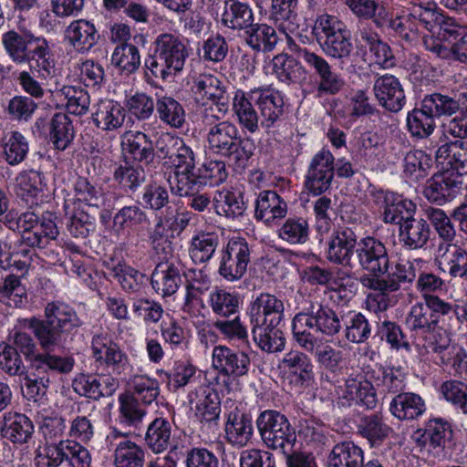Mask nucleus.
Instances as JSON below:
<instances>
[{
  "instance_id": "nucleus-48",
  "label": "nucleus",
  "mask_w": 467,
  "mask_h": 467,
  "mask_svg": "<svg viewBox=\"0 0 467 467\" xmlns=\"http://www.w3.org/2000/svg\"><path fill=\"white\" fill-rule=\"evenodd\" d=\"M99 213L96 208L92 210L82 207L74 208L67 223L69 234L75 238L85 239L90 232L95 230L96 216Z\"/></svg>"
},
{
  "instance_id": "nucleus-56",
  "label": "nucleus",
  "mask_w": 467,
  "mask_h": 467,
  "mask_svg": "<svg viewBox=\"0 0 467 467\" xmlns=\"http://www.w3.org/2000/svg\"><path fill=\"white\" fill-rule=\"evenodd\" d=\"M111 63L126 75L134 73L140 65L138 47L127 43L117 46L111 56Z\"/></svg>"
},
{
  "instance_id": "nucleus-16",
  "label": "nucleus",
  "mask_w": 467,
  "mask_h": 467,
  "mask_svg": "<svg viewBox=\"0 0 467 467\" xmlns=\"http://www.w3.org/2000/svg\"><path fill=\"white\" fill-rule=\"evenodd\" d=\"M423 298L424 303H417L411 306L407 324L410 330L424 334L439 325L437 312H441V306L440 297L437 296L424 294Z\"/></svg>"
},
{
  "instance_id": "nucleus-18",
  "label": "nucleus",
  "mask_w": 467,
  "mask_h": 467,
  "mask_svg": "<svg viewBox=\"0 0 467 467\" xmlns=\"http://www.w3.org/2000/svg\"><path fill=\"white\" fill-rule=\"evenodd\" d=\"M257 92L254 104L260 111V125L264 129L274 128L284 115V99L280 92L273 89H254Z\"/></svg>"
},
{
  "instance_id": "nucleus-1",
  "label": "nucleus",
  "mask_w": 467,
  "mask_h": 467,
  "mask_svg": "<svg viewBox=\"0 0 467 467\" xmlns=\"http://www.w3.org/2000/svg\"><path fill=\"white\" fill-rule=\"evenodd\" d=\"M27 327L44 350L32 370L47 375V371L68 374L72 371L75 360L71 356H59L52 352L62 347L67 339L83 326V321L76 311L67 306L48 303L45 308V318L32 317Z\"/></svg>"
},
{
  "instance_id": "nucleus-32",
  "label": "nucleus",
  "mask_w": 467,
  "mask_h": 467,
  "mask_svg": "<svg viewBox=\"0 0 467 467\" xmlns=\"http://www.w3.org/2000/svg\"><path fill=\"white\" fill-rule=\"evenodd\" d=\"M363 450L353 441L337 443L327 459L328 467H365Z\"/></svg>"
},
{
  "instance_id": "nucleus-63",
  "label": "nucleus",
  "mask_w": 467,
  "mask_h": 467,
  "mask_svg": "<svg viewBox=\"0 0 467 467\" xmlns=\"http://www.w3.org/2000/svg\"><path fill=\"white\" fill-rule=\"evenodd\" d=\"M131 395L145 405L151 404L160 395L159 382L146 375H135L130 381Z\"/></svg>"
},
{
  "instance_id": "nucleus-59",
  "label": "nucleus",
  "mask_w": 467,
  "mask_h": 467,
  "mask_svg": "<svg viewBox=\"0 0 467 467\" xmlns=\"http://www.w3.org/2000/svg\"><path fill=\"white\" fill-rule=\"evenodd\" d=\"M416 204L410 200L402 199L401 196L396 195L386 211L383 213V221L387 223L401 225L414 217L416 213Z\"/></svg>"
},
{
  "instance_id": "nucleus-57",
  "label": "nucleus",
  "mask_w": 467,
  "mask_h": 467,
  "mask_svg": "<svg viewBox=\"0 0 467 467\" xmlns=\"http://www.w3.org/2000/svg\"><path fill=\"white\" fill-rule=\"evenodd\" d=\"M0 369L10 377L20 379L28 372L17 348L5 342H0Z\"/></svg>"
},
{
  "instance_id": "nucleus-64",
  "label": "nucleus",
  "mask_w": 467,
  "mask_h": 467,
  "mask_svg": "<svg viewBox=\"0 0 467 467\" xmlns=\"http://www.w3.org/2000/svg\"><path fill=\"white\" fill-rule=\"evenodd\" d=\"M254 150L255 146L253 140L242 138L238 134L223 157L226 158L228 161L237 168H244L253 156Z\"/></svg>"
},
{
  "instance_id": "nucleus-42",
  "label": "nucleus",
  "mask_w": 467,
  "mask_h": 467,
  "mask_svg": "<svg viewBox=\"0 0 467 467\" xmlns=\"http://www.w3.org/2000/svg\"><path fill=\"white\" fill-rule=\"evenodd\" d=\"M420 105L408 112L406 126L412 138L427 139L433 133L436 121L421 102Z\"/></svg>"
},
{
  "instance_id": "nucleus-39",
  "label": "nucleus",
  "mask_w": 467,
  "mask_h": 467,
  "mask_svg": "<svg viewBox=\"0 0 467 467\" xmlns=\"http://www.w3.org/2000/svg\"><path fill=\"white\" fill-rule=\"evenodd\" d=\"M145 442L154 453H161L171 447V425L164 418H156L145 433Z\"/></svg>"
},
{
  "instance_id": "nucleus-7",
  "label": "nucleus",
  "mask_w": 467,
  "mask_h": 467,
  "mask_svg": "<svg viewBox=\"0 0 467 467\" xmlns=\"http://www.w3.org/2000/svg\"><path fill=\"white\" fill-rule=\"evenodd\" d=\"M256 426L262 441L268 449L282 452L296 444V430L287 417L280 411L264 410L256 420Z\"/></svg>"
},
{
  "instance_id": "nucleus-60",
  "label": "nucleus",
  "mask_w": 467,
  "mask_h": 467,
  "mask_svg": "<svg viewBox=\"0 0 467 467\" xmlns=\"http://www.w3.org/2000/svg\"><path fill=\"white\" fill-rule=\"evenodd\" d=\"M4 156L9 165H18L26 159L29 146L26 139L18 131H12L3 144Z\"/></svg>"
},
{
  "instance_id": "nucleus-8",
  "label": "nucleus",
  "mask_w": 467,
  "mask_h": 467,
  "mask_svg": "<svg viewBox=\"0 0 467 467\" xmlns=\"http://www.w3.org/2000/svg\"><path fill=\"white\" fill-rule=\"evenodd\" d=\"M251 262V247L242 237L232 238L221 250L218 274L228 282L239 281Z\"/></svg>"
},
{
  "instance_id": "nucleus-49",
  "label": "nucleus",
  "mask_w": 467,
  "mask_h": 467,
  "mask_svg": "<svg viewBox=\"0 0 467 467\" xmlns=\"http://www.w3.org/2000/svg\"><path fill=\"white\" fill-rule=\"evenodd\" d=\"M342 330L346 339L355 344L367 342L372 334L368 319L361 313H349L344 321Z\"/></svg>"
},
{
  "instance_id": "nucleus-43",
  "label": "nucleus",
  "mask_w": 467,
  "mask_h": 467,
  "mask_svg": "<svg viewBox=\"0 0 467 467\" xmlns=\"http://www.w3.org/2000/svg\"><path fill=\"white\" fill-rule=\"evenodd\" d=\"M49 138L54 147L65 150L73 141L75 130L70 118L65 113H56L49 121Z\"/></svg>"
},
{
  "instance_id": "nucleus-25",
  "label": "nucleus",
  "mask_w": 467,
  "mask_h": 467,
  "mask_svg": "<svg viewBox=\"0 0 467 467\" xmlns=\"http://www.w3.org/2000/svg\"><path fill=\"white\" fill-rule=\"evenodd\" d=\"M416 277L415 268L412 263L399 262L394 267L388 270L384 277L371 281L374 290L382 293L398 291L402 284H410Z\"/></svg>"
},
{
  "instance_id": "nucleus-50",
  "label": "nucleus",
  "mask_w": 467,
  "mask_h": 467,
  "mask_svg": "<svg viewBox=\"0 0 467 467\" xmlns=\"http://www.w3.org/2000/svg\"><path fill=\"white\" fill-rule=\"evenodd\" d=\"M26 302V290L20 276L7 275L0 284V303L9 306L20 307Z\"/></svg>"
},
{
  "instance_id": "nucleus-41",
  "label": "nucleus",
  "mask_w": 467,
  "mask_h": 467,
  "mask_svg": "<svg viewBox=\"0 0 467 467\" xmlns=\"http://www.w3.org/2000/svg\"><path fill=\"white\" fill-rule=\"evenodd\" d=\"M238 134L237 127L230 121L215 123L210 128L207 135L209 149L213 153L223 156Z\"/></svg>"
},
{
  "instance_id": "nucleus-9",
  "label": "nucleus",
  "mask_w": 467,
  "mask_h": 467,
  "mask_svg": "<svg viewBox=\"0 0 467 467\" xmlns=\"http://www.w3.org/2000/svg\"><path fill=\"white\" fill-rule=\"evenodd\" d=\"M91 350L97 367L106 368L110 374L120 375L129 368L128 356L107 334L92 337Z\"/></svg>"
},
{
  "instance_id": "nucleus-12",
  "label": "nucleus",
  "mask_w": 467,
  "mask_h": 467,
  "mask_svg": "<svg viewBox=\"0 0 467 467\" xmlns=\"http://www.w3.org/2000/svg\"><path fill=\"white\" fill-rule=\"evenodd\" d=\"M213 367L223 376L240 379L248 375L251 358L244 351L216 346L213 350Z\"/></svg>"
},
{
  "instance_id": "nucleus-27",
  "label": "nucleus",
  "mask_w": 467,
  "mask_h": 467,
  "mask_svg": "<svg viewBox=\"0 0 467 467\" xmlns=\"http://www.w3.org/2000/svg\"><path fill=\"white\" fill-rule=\"evenodd\" d=\"M99 37L95 26L85 19L71 22L66 29V38L79 53L89 51L98 43Z\"/></svg>"
},
{
  "instance_id": "nucleus-28",
  "label": "nucleus",
  "mask_w": 467,
  "mask_h": 467,
  "mask_svg": "<svg viewBox=\"0 0 467 467\" xmlns=\"http://www.w3.org/2000/svg\"><path fill=\"white\" fill-rule=\"evenodd\" d=\"M436 161L459 175L467 174V141H449L436 150Z\"/></svg>"
},
{
  "instance_id": "nucleus-35",
  "label": "nucleus",
  "mask_w": 467,
  "mask_h": 467,
  "mask_svg": "<svg viewBox=\"0 0 467 467\" xmlns=\"http://www.w3.org/2000/svg\"><path fill=\"white\" fill-rule=\"evenodd\" d=\"M95 125L103 130H114L123 125L125 109L116 101L101 100L92 114Z\"/></svg>"
},
{
  "instance_id": "nucleus-53",
  "label": "nucleus",
  "mask_w": 467,
  "mask_h": 467,
  "mask_svg": "<svg viewBox=\"0 0 467 467\" xmlns=\"http://www.w3.org/2000/svg\"><path fill=\"white\" fill-rule=\"evenodd\" d=\"M150 223L147 213L138 204L120 208L113 216V228L118 233L133 229Z\"/></svg>"
},
{
  "instance_id": "nucleus-11",
  "label": "nucleus",
  "mask_w": 467,
  "mask_h": 467,
  "mask_svg": "<svg viewBox=\"0 0 467 467\" xmlns=\"http://www.w3.org/2000/svg\"><path fill=\"white\" fill-rule=\"evenodd\" d=\"M333 154L322 149L312 158L306 176V188L314 195H321L330 189L335 175Z\"/></svg>"
},
{
  "instance_id": "nucleus-3",
  "label": "nucleus",
  "mask_w": 467,
  "mask_h": 467,
  "mask_svg": "<svg viewBox=\"0 0 467 467\" xmlns=\"http://www.w3.org/2000/svg\"><path fill=\"white\" fill-rule=\"evenodd\" d=\"M313 329L325 337H333L343 329L337 312L327 305L311 303L305 311L297 313L292 320L295 341L306 351L313 352L317 338L310 332Z\"/></svg>"
},
{
  "instance_id": "nucleus-34",
  "label": "nucleus",
  "mask_w": 467,
  "mask_h": 467,
  "mask_svg": "<svg viewBox=\"0 0 467 467\" xmlns=\"http://www.w3.org/2000/svg\"><path fill=\"white\" fill-rule=\"evenodd\" d=\"M390 0H346L353 15L361 20H370L375 26L387 20L388 5Z\"/></svg>"
},
{
  "instance_id": "nucleus-55",
  "label": "nucleus",
  "mask_w": 467,
  "mask_h": 467,
  "mask_svg": "<svg viewBox=\"0 0 467 467\" xmlns=\"http://www.w3.org/2000/svg\"><path fill=\"white\" fill-rule=\"evenodd\" d=\"M430 447L432 449L445 448L455 445L454 431L451 424L441 418H434L426 423Z\"/></svg>"
},
{
  "instance_id": "nucleus-62",
  "label": "nucleus",
  "mask_w": 467,
  "mask_h": 467,
  "mask_svg": "<svg viewBox=\"0 0 467 467\" xmlns=\"http://www.w3.org/2000/svg\"><path fill=\"white\" fill-rule=\"evenodd\" d=\"M377 385L387 393L399 394L406 388L405 374L400 368L380 367L375 377Z\"/></svg>"
},
{
  "instance_id": "nucleus-20",
  "label": "nucleus",
  "mask_w": 467,
  "mask_h": 467,
  "mask_svg": "<svg viewBox=\"0 0 467 467\" xmlns=\"http://www.w3.org/2000/svg\"><path fill=\"white\" fill-rule=\"evenodd\" d=\"M462 182L446 172L434 174L423 190L424 196L433 203L442 205L451 201L461 189Z\"/></svg>"
},
{
  "instance_id": "nucleus-17",
  "label": "nucleus",
  "mask_w": 467,
  "mask_h": 467,
  "mask_svg": "<svg viewBox=\"0 0 467 467\" xmlns=\"http://www.w3.org/2000/svg\"><path fill=\"white\" fill-rule=\"evenodd\" d=\"M0 432L4 439L13 444L23 445L32 440L35 426L26 414L10 411L4 415L0 423Z\"/></svg>"
},
{
  "instance_id": "nucleus-14",
  "label": "nucleus",
  "mask_w": 467,
  "mask_h": 467,
  "mask_svg": "<svg viewBox=\"0 0 467 467\" xmlns=\"http://www.w3.org/2000/svg\"><path fill=\"white\" fill-rule=\"evenodd\" d=\"M284 303L275 296L262 293L248 307L251 326L280 324L284 319Z\"/></svg>"
},
{
  "instance_id": "nucleus-44",
  "label": "nucleus",
  "mask_w": 467,
  "mask_h": 467,
  "mask_svg": "<svg viewBox=\"0 0 467 467\" xmlns=\"http://www.w3.org/2000/svg\"><path fill=\"white\" fill-rule=\"evenodd\" d=\"M220 243V237L213 232H201L192 238L190 256L195 264L209 262Z\"/></svg>"
},
{
  "instance_id": "nucleus-31",
  "label": "nucleus",
  "mask_w": 467,
  "mask_h": 467,
  "mask_svg": "<svg viewBox=\"0 0 467 467\" xmlns=\"http://www.w3.org/2000/svg\"><path fill=\"white\" fill-rule=\"evenodd\" d=\"M19 194L27 202L37 204L47 190V179L40 171L29 170L22 171L16 177Z\"/></svg>"
},
{
  "instance_id": "nucleus-38",
  "label": "nucleus",
  "mask_w": 467,
  "mask_h": 467,
  "mask_svg": "<svg viewBox=\"0 0 467 467\" xmlns=\"http://www.w3.org/2000/svg\"><path fill=\"white\" fill-rule=\"evenodd\" d=\"M279 325L280 324L252 327L253 339L262 351L276 353L284 350L285 338Z\"/></svg>"
},
{
  "instance_id": "nucleus-40",
  "label": "nucleus",
  "mask_w": 467,
  "mask_h": 467,
  "mask_svg": "<svg viewBox=\"0 0 467 467\" xmlns=\"http://www.w3.org/2000/svg\"><path fill=\"white\" fill-rule=\"evenodd\" d=\"M155 109L159 119L172 129L182 128L186 121L183 106L171 96L158 97Z\"/></svg>"
},
{
  "instance_id": "nucleus-51",
  "label": "nucleus",
  "mask_w": 467,
  "mask_h": 467,
  "mask_svg": "<svg viewBox=\"0 0 467 467\" xmlns=\"http://www.w3.org/2000/svg\"><path fill=\"white\" fill-rule=\"evenodd\" d=\"M144 450L131 441H123L114 450L115 467H143Z\"/></svg>"
},
{
  "instance_id": "nucleus-21",
  "label": "nucleus",
  "mask_w": 467,
  "mask_h": 467,
  "mask_svg": "<svg viewBox=\"0 0 467 467\" xmlns=\"http://www.w3.org/2000/svg\"><path fill=\"white\" fill-rule=\"evenodd\" d=\"M182 270L179 263L158 264L150 278L154 291L163 297L175 294L182 284Z\"/></svg>"
},
{
  "instance_id": "nucleus-13",
  "label": "nucleus",
  "mask_w": 467,
  "mask_h": 467,
  "mask_svg": "<svg viewBox=\"0 0 467 467\" xmlns=\"http://www.w3.org/2000/svg\"><path fill=\"white\" fill-rule=\"evenodd\" d=\"M374 96L386 110L398 113L406 104V96L400 79L390 74L378 77L373 85Z\"/></svg>"
},
{
  "instance_id": "nucleus-46",
  "label": "nucleus",
  "mask_w": 467,
  "mask_h": 467,
  "mask_svg": "<svg viewBox=\"0 0 467 467\" xmlns=\"http://www.w3.org/2000/svg\"><path fill=\"white\" fill-rule=\"evenodd\" d=\"M273 70L277 78L287 85L298 83L305 78V70L297 58L287 54H278L273 58Z\"/></svg>"
},
{
  "instance_id": "nucleus-4",
  "label": "nucleus",
  "mask_w": 467,
  "mask_h": 467,
  "mask_svg": "<svg viewBox=\"0 0 467 467\" xmlns=\"http://www.w3.org/2000/svg\"><path fill=\"white\" fill-rule=\"evenodd\" d=\"M153 47V53L145 59V67L153 77L166 79L183 70L191 49L182 36L161 33L156 36Z\"/></svg>"
},
{
  "instance_id": "nucleus-2",
  "label": "nucleus",
  "mask_w": 467,
  "mask_h": 467,
  "mask_svg": "<svg viewBox=\"0 0 467 467\" xmlns=\"http://www.w3.org/2000/svg\"><path fill=\"white\" fill-rule=\"evenodd\" d=\"M2 44L14 63L28 64L33 74L36 71L45 78L54 67L48 41L30 30H9L3 35Z\"/></svg>"
},
{
  "instance_id": "nucleus-33",
  "label": "nucleus",
  "mask_w": 467,
  "mask_h": 467,
  "mask_svg": "<svg viewBox=\"0 0 467 467\" xmlns=\"http://www.w3.org/2000/svg\"><path fill=\"white\" fill-rule=\"evenodd\" d=\"M286 213V202L275 191H263L259 193L254 211L257 220L271 222L284 218Z\"/></svg>"
},
{
  "instance_id": "nucleus-19",
  "label": "nucleus",
  "mask_w": 467,
  "mask_h": 467,
  "mask_svg": "<svg viewBox=\"0 0 467 467\" xmlns=\"http://www.w3.org/2000/svg\"><path fill=\"white\" fill-rule=\"evenodd\" d=\"M122 147L126 158L130 157L138 164L152 166L155 163L153 141L145 132H127Z\"/></svg>"
},
{
  "instance_id": "nucleus-29",
  "label": "nucleus",
  "mask_w": 467,
  "mask_h": 467,
  "mask_svg": "<svg viewBox=\"0 0 467 467\" xmlns=\"http://www.w3.org/2000/svg\"><path fill=\"white\" fill-rule=\"evenodd\" d=\"M254 22V12L247 3L226 0L222 14V24L243 33Z\"/></svg>"
},
{
  "instance_id": "nucleus-45",
  "label": "nucleus",
  "mask_w": 467,
  "mask_h": 467,
  "mask_svg": "<svg viewBox=\"0 0 467 467\" xmlns=\"http://www.w3.org/2000/svg\"><path fill=\"white\" fill-rule=\"evenodd\" d=\"M390 431V427L384 422L382 415L379 413L360 418L358 424V433L367 439L372 447L379 445L389 436Z\"/></svg>"
},
{
  "instance_id": "nucleus-23",
  "label": "nucleus",
  "mask_w": 467,
  "mask_h": 467,
  "mask_svg": "<svg viewBox=\"0 0 467 467\" xmlns=\"http://www.w3.org/2000/svg\"><path fill=\"white\" fill-rule=\"evenodd\" d=\"M241 37L254 51L263 53L273 51L279 41L276 30L265 23L254 22Z\"/></svg>"
},
{
  "instance_id": "nucleus-58",
  "label": "nucleus",
  "mask_w": 467,
  "mask_h": 467,
  "mask_svg": "<svg viewBox=\"0 0 467 467\" xmlns=\"http://www.w3.org/2000/svg\"><path fill=\"white\" fill-rule=\"evenodd\" d=\"M111 275L127 293H136L140 291L147 280L143 273L130 265L121 264H118L111 269Z\"/></svg>"
},
{
  "instance_id": "nucleus-52",
  "label": "nucleus",
  "mask_w": 467,
  "mask_h": 467,
  "mask_svg": "<svg viewBox=\"0 0 467 467\" xmlns=\"http://www.w3.org/2000/svg\"><path fill=\"white\" fill-rule=\"evenodd\" d=\"M432 167V159L423 150L409 151L404 158V173L411 181L426 178Z\"/></svg>"
},
{
  "instance_id": "nucleus-22",
  "label": "nucleus",
  "mask_w": 467,
  "mask_h": 467,
  "mask_svg": "<svg viewBox=\"0 0 467 467\" xmlns=\"http://www.w3.org/2000/svg\"><path fill=\"white\" fill-rule=\"evenodd\" d=\"M424 400L414 392H400L389 403V411L399 420H414L426 411Z\"/></svg>"
},
{
  "instance_id": "nucleus-15",
  "label": "nucleus",
  "mask_w": 467,
  "mask_h": 467,
  "mask_svg": "<svg viewBox=\"0 0 467 467\" xmlns=\"http://www.w3.org/2000/svg\"><path fill=\"white\" fill-rule=\"evenodd\" d=\"M191 410L202 421L217 424L221 414V399L219 393L208 386H200L188 395Z\"/></svg>"
},
{
  "instance_id": "nucleus-37",
  "label": "nucleus",
  "mask_w": 467,
  "mask_h": 467,
  "mask_svg": "<svg viewBox=\"0 0 467 467\" xmlns=\"http://www.w3.org/2000/svg\"><path fill=\"white\" fill-rule=\"evenodd\" d=\"M192 92L197 102L205 105L207 101H222L225 89L221 80L212 74H201L193 79Z\"/></svg>"
},
{
  "instance_id": "nucleus-61",
  "label": "nucleus",
  "mask_w": 467,
  "mask_h": 467,
  "mask_svg": "<svg viewBox=\"0 0 467 467\" xmlns=\"http://www.w3.org/2000/svg\"><path fill=\"white\" fill-rule=\"evenodd\" d=\"M209 302L214 314L223 317H228L237 313L240 296L235 292L218 289L210 295Z\"/></svg>"
},
{
  "instance_id": "nucleus-36",
  "label": "nucleus",
  "mask_w": 467,
  "mask_h": 467,
  "mask_svg": "<svg viewBox=\"0 0 467 467\" xmlns=\"http://www.w3.org/2000/svg\"><path fill=\"white\" fill-rule=\"evenodd\" d=\"M254 432L252 419L245 413L230 412L225 424L228 442L235 446H245Z\"/></svg>"
},
{
  "instance_id": "nucleus-54",
  "label": "nucleus",
  "mask_w": 467,
  "mask_h": 467,
  "mask_svg": "<svg viewBox=\"0 0 467 467\" xmlns=\"http://www.w3.org/2000/svg\"><path fill=\"white\" fill-rule=\"evenodd\" d=\"M278 236L290 244H303L309 239V225L304 217H289L278 229Z\"/></svg>"
},
{
  "instance_id": "nucleus-5",
  "label": "nucleus",
  "mask_w": 467,
  "mask_h": 467,
  "mask_svg": "<svg viewBox=\"0 0 467 467\" xmlns=\"http://www.w3.org/2000/svg\"><path fill=\"white\" fill-rule=\"evenodd\" d=\"M312 35L327 57L339 60L350 57L353 52L351 32L337 16L328 14L318 16Z\"/></svg>"
},
{
  "instance_id": "nucleus-30",
  "label": "nucleus",
  "mask_w": 467,
  "mask_h": 467,
  "mask_svg": "<svg viewBox=\"0 0 467 467\" xmlns=\"http://www.w3.org/2000/svg\"><path fill=\"white\" fill-rule=\"evenodd\" d=\"M343 397L367 410H373L378 404V396L372 383L363 377H349L345 382Z\"/></svg>"
},
{
  "instance_id": "nucleus-24",
  "label": "nucleus",
  "mask_w": 467,
  "mask_h": 467,
  "mask_svg": "<svg viewBox=\"0 0 467 467\" xmlns=\"http://www.w3.org/2000/svg\"><path fill=\"white\" fill-rule=\"evenodd\" d=\"M256 95L255 90L247 95L242 90H237L233 101V109L240 126L250 133L256 132L260 125V116L254 105Z\"/></svg>"
},
{
  "instance_id": "nucleus-10",
  "label": "nucleus",
  "mask_w": 467,
  "mask_h": 467,
  "mask_svg": "<svg viewBox=\"0 0 467 467\" xmlns=\"http://www.w3.org/2000/svg\"><path fill=\"white\" fill-rule=\"evenodd\" d=\"M358 247L356 232L347 226H339L333 230L327 242V259L335 265L354 268L356 265L353 256Z\"/></svg>"
},
{
  "instance_id": "nucleus-6",
  "label": "nucleus",
  "mask_w": 467,
  "mask_h": 467,
  "mask_svg": "<svg viewBox=\"0 0 467 467\" xmlns=\"http://www.w3.org/2000/svg\"><path fill=\"white\" fill-rule=\"evenodd\" d=\"M357 265L364 271L360 276L363 286L374 290L371 281L384 277L390 268L391 262L388 248L379 239L366 236L358 241L356 248Z\"/></svg>"
},
{
  "instance_id": "nucleus-26",
  "label": "nucleus",
  "mask_w": 467,
  "mask_h": 467,
  "mask_svg": "<svg viewBox=\"0 0 467 467\" xmlns=\"http://www.w3.org/2000/svg\"><path fill=\"white\" fill-rule=\"evenodd\" d=\"M431 236L428 222L421 217H413L401 223L399 237L402 245L410 250L423 248Z\"/></svg>"
},
{
  "instance_id": "nucleus-47",
  "label": "nucleus",
  "mask_w": 467,
  "mask_h": 467,
  "mask_svg": "<svg viewBox=\"0 0 467 467\" xmlns=\"http://www.w3.org/2000/svg\"><path fill=\"white\" fill-rule=\"evenodd\" d=\"M283 364L289 373L296 377L297 384L304 385L314 378L311 359L303 352L292 350L286 353L283 358Z\"/></svg>"
}]
</instances>
